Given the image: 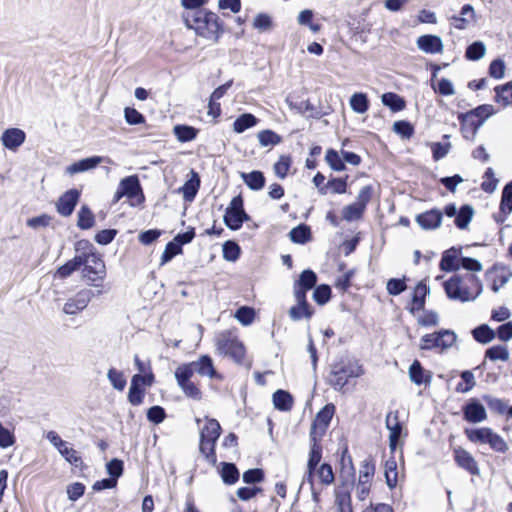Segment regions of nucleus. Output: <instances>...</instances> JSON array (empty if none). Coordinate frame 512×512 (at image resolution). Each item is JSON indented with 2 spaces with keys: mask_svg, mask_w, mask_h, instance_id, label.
<instances>
[{
  "mask_svg": "<svg viewBox=\"0 0 512 512\" xmlns=\"http://www.w3.org/2000/svg\"><path fill=\"white\" fill-rule=\"evenodd\" d=\"M184 24L207 40L218 42L224 32L217 14L208 10L186 11L182 14Z\"/></svg>",
  "mask_w": 512,
  "mask_h": 512,
  "instance_id": "1",
  "label": "nucleus"
},
{
  "mask_svg": "<svg viewBox=\"0 0 512 512\" xmlns=\"http://www.w3.org/2000/svg\"><path fill=\"white\" fill-rule=\"evenodd\" d=\"M364 373L357 360L340 358L330 365L327 378L328 384L336 391H341L352 378H358Z\"/></svg>",
  "mask_w": 512,
  "mask_h": 512,
  "instance_id": "2",
  "label": "nucleus"
},
{
  "mask_svg": "<svg viewBox=\"0 0 512 512\" xmlns=\"http://www.w3.org/2000/svg\"><path fill=\"white\" fill-rule=\"evenodd\" d=\"M467 278L470 282L476 284V294L472 296L468 288L462 285V277L456 274L444 282V290L449 299L460 302L474 301L482 293L483 286L481 281L475 275H467Z\"/></svg>",
  "mask_w": 512,
  "mask_h": 512,
  "instance_id": "3",
  "label": "nucleus"
},
{
  "mask_svg": "<svg viewBox=\"0 0 512 512\" xmlns=\"http://www.w3.org/2000/svg\"><path fill=\"white\" fill-rule=\"evenodd\" d=\"M216 347L221 355L232 358L236 363H243L245 347L231 332H223L217 337Z\"/></svg>",
  "mask_w": 512,
  "mask_h": 512,
  "instance_id": "4",
  "label": "nucleus"
},
{
  "mask_svg": "<svg viewBox=\"0 0 512 512\" xmlns=\"http://www.w3.org/2000/svg\"><path fill=\"white\" fill-rule=\"evenodd\" d=\"M82 257L85 260L83 269V278L91 285L99 287L98 281H102L106 275V268L104 261L95 253H83Z\"/></svg>",
  "mask_w": 512,
  "mask_h": 512,
  "instance_id": "5",
  "label": "nucleus"
},
{
  "mask_svg": "<svg viewBox=\"0 0 512 512\" xmlns=\"http://www.w3.org/2000/svg\"><path fill=\"white\" fill-rule=\"evenodd\" d=\"M456 334L450 330H441L439 332L426 334L420 340L421 350H431L434 348L448 349L456 342Z\"/></svg>",
  "mask_w": 512,
  "mask_h": 512,
  "instance_id": "6",
  "label": "nucleus"
},
{
  "mask_svg": "<svg viewBox=\"0 0 512 512\" xmlns=\"http://www.w3.org/2000/svg\"><path fill=\"white\" fill-rule=\"evenodd\" d=\"M248 219L249 217L243 208L241 196L234 197L227 207L223 218L225 225L231 230H238L241 228L243 222Z\"/></svg>",
  "mask_w": 512,
  "mask_h": 512,
  "instance_id": "7",
  "label": "nucleus"
},
{
  "mask_svg": "<svg viewBox=\"0 0 512 512\" xmlns=\"http://www.w3.org/2000/svg\"><path fill=\"white\" fill-rule=\"evenodd\" d=\"M101 293L102 291L100 290L95 293L91 289H82L66 301L63 306V312L67 315H77L88 306L96 295Z\"/></svg>",
  "mask_w": 512,
  "mask_h": 512,
  "instance_id": "8",
  "label": "nucleus"
},
{
  "mask_svg": "<svg viewBox=\"0 0 512 512\" xmlns=\"http://www.w3.org/2000/svg\"><path fill=\"white\" fill-rule=\"evenodd\" d=\"M334 411V405L327 404L316 414L310 429V439H322L328 429Z\"/></svg>",
  "mask_w": 512,
  "mask_h": 512,
  "instance_id": "9",
  "label": "nucleus"
},
{
  "mask_svg": "<svg viewBox=\"0 0 512 512\" xmlns=\"http://www.w3.org/2000/svg\"><path fill=\"white\" fill-rule=\"evenodd\" d=\"M49 442L58 450L67 462L75 467L82 465V459L77 451L67 446V443L55 431H49L46 435Z\"/></svg>",
  "mask_w": 512,
  "mask_h": 512,
  "instance_id": "10",
  "label": "nucleus"
},
{
  "mask_svg": "<svg viewBox=\"0 0 512 512\" xmlns=\"http://www.w3.org/2000/svg\"><path fill=\"white\" fill-rule=\"evenodd\" d=\"M175 379L184 394L193 399L201 398V391L195 383L191 381V370L188 367H177L175 370Z\"/></svg>",
  "mask_w": 512,
  "mask_h": 512,
  "instance_id": "11",
  "label": "nucleus"
},
{
  "mask_svg": "<svg viewBox=\"0 0 512 512\" xmlns=\"http://www.w3.org/2000/svg\"><path fill=\"white\" fill-rule=\"evenodd\" d=\"M179 367L190 368L192 376L194 373H197L203 377L220 378L214 367L212 358L208 355H202L198 360L182 364Z\"/></svg>",
  "mask_w": 512,
  "mask_h": 512,
  "instance_id": "12",
  "label": "nucleus"
},
{
  "mask_svg": "<svg viewBox=\"0 0 512 512\" xmlns=\"http://www.w3.org/2000/svg\"><path fill=\"white\" fill-rule=\"evenodd\" d=\"M398 411H390L386 415V428L389 430V447L394 451L402 434V423L399 421Z\"/></svg>",
  "mask_w": 512,
  "mask_h": 512,
  "instance_id": "13",
  "label": "nucleus"
},
{
  "mask_svg": "<svg viewBox=\"0 0 512 512\" xmlns=\"http://www.w3.org/2000/svg\"><path fill=\"white\" fill-rule=\"evenodd\" d=\"M79 196L80 193L76 189L65 192L56 203L57 212L64 217L70 216L77 205Z\"/></svg>",
  "mask_w": 512,
  "mask_h": 512,
  "instance_id": "14",
  "label": "nucleus"
},
{
  "mask_svg": "<svg viewBox=\"0 0 512 512\" xmlns=\"http://www.w3.org/2000/svg\"><path fill=\"white\" fill-rule=\"evenodd\" d=\"M454 460L459 467L465 469L471 475H480V470L475 458L465 449L461 447L455 448Z\"/></svg>",
  "mask_w": 512,
  "mask_h": 512,
  "instance_id": "15",
  "label": "nucleus"
},
{
  "mask_svg": "<svg viewBox=\"0 0 512 512\" xmlns=\"http://www.w3.org/2000/svg\"><path fill=\"white\" fill-rule=\"evenodd\" d=\"M464 419L470 423H480L487 418L485 407L476 399H471L463 407Z\"/></svg>",
  "mask_w": 512,
  "mask_h": 512,
  "instance_id": "16",
  "label": "nucleus"
},
{
  "mask_svg": "<svg viewBox=\"0 0 512 512\" xmlns=\"http://www.w3.org/2000/svg\"><path fill=\"white\" fill-rule=\"evenodd\" d=\"M442 212L438 209H431L416 216V222L424 230L438 228L442 222Z\"/></svg>",
  "mask_w": 512,
  "mask_h": 512,
  "instance_id": "17",
  "label": "nucleus"
},
{
  "mask_svg": "<svg viewBox=\"0 0 512 512\" xmlns=\"http://www.w3.org/2000/svg\"><path fill=\"white\" fill-rule=\"evenodd\" d=\"M25 139V132L19 128H8L1 136L3 146L12 151H15L20 147L24 143Z\"/></svg>",
  "mask_w": 512,
  "mask_h": 512,
  "instance_id": "18",
  "label": "nucleus"
},
{
  "mask_svg": "<svg viewBox=\"0 0 512 512\" xmlns=\"http://www.w3.org/2000/svg\"><path fill=\"white\" fill-rule=\"evenodd\" d=\"M458 119L461 124V133L467 140H474L478 129L482 126V121L472 117V114L461 113L458 115Z\"/></svg>",
  "mask_w": 512,
  "mask_h": 512,
  "instance_id": "19",
  "label": "nucleus"
},
{
  "mask_svg": "<svg viewBox=\"0 0 512 512\" xmlns=\"http://www.w3.org/2000/svg\"><path fill=\"white\" fill-rule=\"evenodd\" d=\"M417 46L420 50L429 54H437L443 52V42L436 35H422L417 39Z\"/></svg>",
  "mask_w": 512,
  "mask_h": 512,
  "instance_id": "20",
  "label": "nucleus"
},
{
  "mask_svg": "<svg viewBox=\"0 0 512 512\" xmlns=\"http://www.w3.org/2000/svg\"><path fill=\"white\" fill-rule=\"evenodd\" d=\"M105 160L104 157L101 156H92L88 158L81 159L73 164L69 165L66 168V173L69 175H74L76 173L86 172L95 168L97 165L102 163Z\"/></svg>",
  "mask_w": 512,
  "mask_h": 512,
  "instance_id": "21",
  "label": "nucleus"
},
{
  "mask_svg": "<svg viewBox=\"0 0 512 512\" xmlns=\"http://www.w3.org/2000/svg\"><path fill=\"white\" fill-rule=\"evenodd\" d=\"M409 378L416 385L430 383L432 375L426 372L418 360H415L409 367Z\"/></svg>",
  "mask_w": 512,
  "mask_h": 512,
  "instance_id": "22",
  "label": "nucleus"
},
{
  "mask_svg": "<svg viewBox=\"0 0 512 512\" xmlns=\"http://www.w3.org/2000/svg\"><path fill=\"white\" fill-rule=\"evenodd\" d=\"M475 11L470 4H466L462 7L459 16H453L451 18V24L456 29L463 30L468 24L474 20Z\"/></svg>",
  "mask_w": 512,
  "mask_h": 512,
  "instance_id": "23",
  "label": "nucleus"
},
{
  "mask_svg": "<svg viewBox=\"0 0 512 512\" xmlns=\"http://www.w3.org/2000/svg\"><path fill=\"white\" fill-rule=\"evenodd\" d=\"M206 419L207 423L200 431V438L216 443L221 434V426L216 419Z\"/></svg>",
  "mask_w": 512,
  "mask_h": 512,
  "instance_id": "24",
  "label": "nucleus"
},
{
  "mask_svg": "<svg viewBox=\"0 0 512 512\" xmlns=\"http://www.w3.org/2000/svg\"><path fill=\"white\" fill-rule=\"evenodd\" d=\"M488 274H493L491 288L495 293L505 286L512 276V272L505 270L503 267L499 269L497 266L489 270Z\"/></svg>",
  "mask_w": 512,
  "mask_h": 512,
  "instance_id": "25",
  "label": "nucleus"
},
{
  "mask_svg": "<svg viewBox=\"0 0 512 512\" xmlns=\"http://www.w3.org/2000/svg\"><path fill=\"white\" fill-rule=\"evenodd\" d=\"M192 176L190 179H188L184 185L179 189V191L182 193L183 198L186 201H192L200 187V178L198 174L194 171L191 172Z\"/></svg>",
  "mask_w": 512,
  "mask_h": 512,
  "instance_id": "26",
  "label": "nucleus"
},
{
  "mask_svg": "<svg viewBox=\"0 0 512 512\" xmlns=\"http://www.w3.org/2000/svg\"><path fill=\"white\" fill-rule=\"evenodd\" d=\"M119 185L128 198H134L141 193V185L136 175L123 178Z\"/></svg>",
  "mask_w": 512,
  "mask_h": 512,
  "instance_id": "27",
  "label": "nucleus"
},
{
  "mask_svg": "<svg viewBox=\"0 0 512 512\" xmlns=\"http://www.w3.org/2000/svg\"><path fill=\"white\" fill-rule=\"evenodd\" d=\"M274 407L280 411H289L293 405V397L285 390L279 389L272 396Z\"/></svg>",
  "mask_w": 512,
  "mask_h": 512,
  "instance_id": "28",
  "label": "nucleus"
},
{
  "mask_svg": "<svg viewBox=\"0 0 512 512\" xmlns=\"http://www.w3.org/2000/svg\"><path fill=\"white\" fill-rule=\"evenodd\" d=\"M244 183L254 191L261 190L265 185V177L261 171L254 170L249 173H241Z\"/></svg>",
  "mask_w": 512,
  "mask_h": 512,
  "instance_id": "29",
  "label": "nucleus"
},
{
  "mask_svg": "<svg viewBox=\"0 0 512 512\" xmlns=\"http://www.w3.org/2000/svg\"><path fill=\"white\" fill-rule=\"evenodd\" d=\"M85 260L82 254L76 255L73 259L60 266L57 269L56 275L60 278H67L74 271L78 270L85 263Z\"/></svg>",
  "mask_w": 512,
  "mask_h": 512,
  "instance_id": "30",
  "label": "nucleus"
},
{
  "mask_svg": "<svg viewBox=\"0 0 512 512\" xmlns=\"http://www.w3.org/2000/svg\"><path fill=\"white\" fill-rule=\"evenodd\" d=\"M289 317L293 321H299L303 318L310 319L312 315L314 314L313 308L309 305V303L306 304H299L292 306L288 311Z\"/></svg>",
  "mask_w": 512,
  "mask_h": 512,
  "instance_id": "31",
  "label": "nucleus"
},
{
  "mask_svg": "<svg viewBox=\"0 0 512 512\" xmlns=\"http://www.w3.org/2000/svg\"><path fill=\"white\" fill-rule=\"evenodd\" d=\"M320 441L318 439H310L311 447L309 453V459L307 462L308 470H316L319 462L322 458V446L320 445Z\"/></svg>",
  "mask_w": 512,
  "mask_h": 512,
  "instance_id": "32",
  "label": "nucleus"
},
{
  "mask_svg": "<svg viewBox=\"0 0 512 512\" xmlns=\"http://www.w3.org/2000/svg\"><path fill=\"white\" fill-rule=\"evenodd\" d=\"M375 473V463L371 456H368L361 462L359 470V482L369 484Z\"/></svg>",
  "mask_w": 512,
  "mask_h": 512,
  "instance_id": "33",
  "label": "nucleus"
},
{
  "mask_svg": "<svg viewBox=\"0 0 512 512\" xmlns=\"http://www.w3.org/2000/svg\"><path fill=\"white\" fill-rule=\"evenodd\" d=\"M258 119L251 113L240 115L233 123V130L236 133H243L245 130L254 127Z\"/></svg>",
  "mask_w": 512,
  "mask_h": 512,
  "instance_id": "34",
  "label": "nucleus"
},
{
  "mask_svg": "<svg viewBox=\"0 0 512 512\" xmlns=\"http://www.w3.org/2000/svg\"><path fill=\"white\" fill-rule=\"evenodd\" d=\"M472 335L477 342L487 344L495 338L496 333L487 324H482L472 330Z\"/></svg>",
  "mask_w": 512,
  "mask_h": 512,
  "instance_id": "35",
  "label": "nucleus"
},
{
  "mask_svg": "<svg viewBox=\"0 0 512 512\" xmlns=\"http://www.w3.org/2000/svg\"><path fill=\"white\" fill-rule=\"evenodd\" d=\"M289 236L292 242L304 244L311 239V231L309 226L300 224L290 231Z\"/></svg>",
  "mask_w": 512,
  "mask_h": 512,
  "instance_id": "36",
  "label": "nucleus"
},
{
  "mask_svg": "<svg viewBox=\"0 0 512 512\" xmlns=\"http://www.w3.org/2000/svg\"><path fill=\"white\" fill-rule=\"evenodd\" d=\"M382 103L389 107L393 112L401 111L405 108V101L398 94L388 92L381 97Z\"/></svg>",
  "mask_w": 512,
  "mask_h": 512,
  "instance_id": "37",
  "label": "nucleus"
},
{
  "mask_svg": "<svg viewBox=\"0 0 512 512\" xmlns=\"http://www.w3.org/2000/svg\"><path fill=\"white\" fill-rule=\"evenodd\" d=\"M77 226L80 229L87 230L93 227L95 219L92 211L86 205H83L78 211Z\"/></svg>",
  "mask_w": 512,
  "mask_h": 512,
  "instance_id": "38",
  "label": "nucleus"
},
{
  "mask_svg": "<svg viewBox=\"0 0 512 512\" xmlns=\"http://www.w3.org/2000/svg\"><path fill=\"white\" fill-rule=\"evenodd\" d=\"M221 477L225 484H235L239 479V471L236 465L233 463L223 462L221 469Z\"/></svg>",
  "mask_w": 512,
  "mask_h": 512,
  "instance_id": "39",
  "label": "nucleus"
},
{
  "mask_svg": "<svg viewBox=\"0 0 512 512\" xmlns=\"http://www.w3.org/2000/svg\"><path fill=\"white\" fill-rule=\"evenodd\" d=\"M430 293V288L423 282H419L413 293L412 302L417 310H422L425 305V297Z\"/></svg>",
  "mask_w": 512,
  "mask_h": 512,
  "instance_id": "40",
  "label": "nucleus"
},
{
  "mask_svg": "<svg viewBox=\"0 0 512 512\" xmlns=\"http://www.w3.org/2000/svg\"><path fill=\"white\" fill-rule=\"evenodd\" d=\"M457 257V250L455 248H451L446 250L440 261V268L443 271L451 272L455 271L459 268V265L455 264V259Z\"/></svg>",
  "mask_w": 512,
  "mask_h": 512,
  "instance_id": "41",
  "label": "nucleus"
},
{
  "mask_svg": "<svg viewBox=\"0 0 512 512\" xmlns=\"http://www.w3.org/2000/svg\"><path fill=\"white\" fill-rule=\"evenodd\" d=\"M350 106L356 113L363 114L369 109V101L364 93H354L350 98Z\"/></svg>",
  "mask_w": 512,
  "mask_h": 512,
  "instance_id": "42",
  "label": "nucleus"
},
{
  "mask_svg": "<svg viewBox=\"0 0 512 512\" xmlns=\"http://www.w3.org/2000/svg\"><path fill=\"white\" fill-rule=\"evenodd\" d=\"M474 214L473 207L470 205H464L460 208L455 218V225L459 229H466L472 220Z\"/></svg>",
  "mask_w": 512,
  "mask_h": 512,
  "instance_id": "43",
  "label": "nucleus"
},
{
  "mask_svg": "<svg viewBox=\"0 0 512 512\" xmlns=\"http://www.w3.org/2000/svg\"><path fill=\"white\" fill-rule=\"evenodd\" d=\"M198 130L192 126L176 125L174 134L180 142H189L196 138Z\"/></svg>",
  "mask_w": 512,
  "mask_h": 512,
  "instance_id": "44",
  "label": "nucleus"
},
{
  "mask_svg": "<svg viewBox=\"0 0 512 512\" xmlns=\"http://www.w3.org/2000/svg\"><path fill=\"white\" fill-rule=\"evenodd\" d=\"M509 350L504 345H495L488 348L485 352V358H488L491 361H508L509 360Z\"/></svg>",
  "mask_w": 512,
  "mask_h": 512,
  "instance_id": "45",
  "label": "nucleus"
},
{
  "mask_svg": "<svg viewBox=\"0 0 512 512\" xmlns=\"http://www.w3.org/2000/svg\"><path fill=\"white\" fill-rule=\"evenodd\" d=\"M496 102L501 103L503 106L512 105V82L495 88Z\"/></svg>",
  "mask_w": 512,
  "mask_h": 512,
  "instance_id": "46",
  "label": "nucleus"
},
{
  "mask_svg": "<svg viewBox=\"0 0 512 512\" xmlns=\"http://www.w3.org/2000/svg\"><path fill=\"white\" fill-rule=\"evenodd\" d=\"M365 209L356 202L345 206L342 209V217L344 220L351 222L362 218Z\"/></svg>",
  "mask_w": 512,
  "mask_h": 512,
  "instance_id": "47",
  "label": "nucleus"
},
{
  "mask_svg": "<svg viewBox=\"0 0 512 512\" xmlns=\"http://www.w3.org/2000/svg\"><path fill=\"white\" fill-rule=\"evenodd\" d=\"M492 429L483 427L477 429H466L465 434L467 438L472 442L487 443Z\"/></svg>",
  "mask_w": 512,
  "mask_h": 512,
  "instance_id": "48",
  "label": "nucleus"
},
{
  "mask_svg": "<svg viewBox=\"0 0 512 512\" xmlns=\"http://www.w3.org/2000/svg\"><path fill=\"white\" fill-rule=\"evenodd\" d=\"M384 474L388 487L394 488L397 485V463L394 458L385 462Z\"/></svg>",
  "mask_w": 512,
  "mask_h": 512,
  "instance_id": "49",
  "label": "nucleus"
},
{
  "mask_svg": "<svg viewBox=\"0 0 512 512\" xmlns=\"http://www.w3.org/2000/svg\"><path fill=\"white\" fill-rule=\"evenodd\" d=\"M485 53V44L482 41H475L467 47L465 56L469 60L477 61L483 58Z\"/></svg>",
  "mask_w": 512,
  "mask_h": 512,
  "instance_id": "50",
  "label": "nucleus"
},
{
  "mask_svg": "<svg viewBox=\"0 0 512 512\" xmlns=\"http://www.w3.org/2000/svg\"><path fill=\"white\" fill-rule=\"evenodd\" d=\"M335 504L340 512H352L350 493L337 489L335 492Z\"/></svg>",
  "mask_w": 512,
  "mask_h": 512,
  "instance_id": "51",
  "label": "nucleus"
},
{
  "mask_svg": "<svg viewBox=\"0 0 512 512\" xmlns=\"http://www.w3.org/2000/svg\"><path fill=\"white\" fill-rule=\"evenodd\" d=\"M222 251L223 258L230 262H235L240 257L241 253L239 245L232 240L224 242Z\"/></svg>",
  "mask_w": 512,
  "mask_h": 512,
  "instance_id": "52",
  "label": "nucleus"
},
{
  "mask_svg": "<svg viewBox=\"0 0 512 512\" xmlns=\"http://www.w3.org/2000/svg\"><path fill=\"white\" fill-rule=\"evenodd\" d=\"M315 474L318 476L320 483L326 486L331 485L335 480L332 467L327 463H323L316 468Z\"/></svg>",
  "mask_w": 512,
  "mask_h": 512,
  "instance_id": "53",
  "label": "nucleus"
},
{
  "mask_svg": "<svg viewBox=\"0 0 512 512\" xmlns=\"http://www.w3.org/2000/svg\"><path fill=\"white\" fill-rule=\"evenodd\" d=\"M259 143L263 147L275 146L281 142V137L272 130H262L257 134Z\"/></svg>",
  "mask_w": 512,
  "mask_h": 512,
  "instance_id": "54",
  "label": "nucleus"
},
{
  "mask_svg": "<svg viewBox=\"0 0 512 512\" xmlns=\"http://www.w3.org/2000/svg\"><path fill=\"white\" fill-rule=\"evenodd\" d=\"M234 317L242 325L248 326L254 321L255 310L248 306H242L236 310Z\"/></svg>",
  "mask_w": 512,
  "mask_h": 512,
  "instance_id": "55",
  "label": "nucleus"
},
{
  "mask_svg": "<svg viewBox=\"0 0 512 512\" xmlns=\"http://www.w3.org/2000/svg\"><path fill=\"white\" fill-rule=\"evenodd\" d=\"M316 283H317L316 273L310 269H306V270L302 271V273L299 276L298 281L295 284L306 289V290H310L316 285Z\"/></svg>",
  "mask_w": 512,
  "mask_h": 512,
  "instance_id": "56",
  "label": "nucleus"
},
{
  "mask_svg": "<svg viewBox=\"0 0 512 512\" xmlns=\"http://www.w3.org/2000/svg\"><path fill=\"white\" fill-rule=\"evenodd\" d=\"M325 160L330 168L334 171H342L345 169L344 160L334 149H328L326 151Z\"/></svg>",
  "mask_w": 512,
  "mask_h": 512,
  "instance_id": "57",
  "label": "nucleus"
},
{
  "mask_svg": "<svg viewBox=\"0 0 512 512\" xmlns=\"http://www.w3.org/2000/svg\"><path fill=\"white\" fill-rule=\"evenodd\" d=\"M215 445L216 443L214 442H210L208 440L200 438L199 450L205 456L206 460L212 465H215L217 460L215 453Z\"/></svg>",
  "mask_w": 512,
  "mask_h": 512,
  "instance_id": "58",
  "label": "nucleus"
},
{
  "mask_svg": "<svg viewBox=\"0 0 512 512\" xmlns=\"http://www.w3.org/2000/svg\"><path fill=\"white\" fill-rule=\"evenodd\" d=\"M500 210L504 214H510L512 212V181L503 188Z\"/></svg>",
  "mask_w": 512,
  "mask_h": 512,
  "instance_id": "59",
  "label": "nucleus"
},
{
  "mask_svg": "<svg viewBox=\"0 0 512 512\" xmlns=\"http://www.w3.org/2000/svg\"><path fill=\"white\" fill-rule=\"evenodd\" d=\"M331 298V288L329 285L321 284L314 289L313 299L319 305L326 304Z\"/></svg>",
  "mask_w": 512,
  "mask_h": 512,
  "instance_id": "60",
  "label": "nucleus"
},
{
  "mask_svg": "<svg viewBox=\"0 0 512 512\" xmlns=\"http://www.w3.org/2000/svg\"><path fill=\"white\" fill-rule=\"evenodd\" d=\"M107 378L114 389L122 391L126 386V380L121 371L110 368L107 373Z\"/></svg>",
  "mask_w": 512,
  "mask_h": 512,
  "instance_id": "61",
  "label": "nucleus"
},
{
  "mask_svg": "<svg viewBox=\"0 0 512 512\" xmlns=\"http://www.w3.org/2000/svg\"><path fill=\"white\" fill-rule=\"evenodd\" d=\"M469 114H472V117L477 119V121H482V125L484 124L485 120L494 114V108L492 105L484 104L476 107L475 109L468 112Z\"/></svg>",
  "mask_w": 512,
  "mask_h": 512,
  "instance_id": "62",
  "label": "nucleus"
},
{
  "mask_svg": "<svg viewBox=\"0 0 512 512\" xmlns=\"http://www.w3.org/2000/svg\"><path fill=\"white\" fill-rule=\"evenodd\" d=\"M182 253V248L179 247L177 243H173L172 241L166 244V247L161 256V265H164L171 261L176 255Z\"/></svg>",
  "mask_w": 512,
  "mask_h": 512,
  "instance_id": "63",
  "label": "nucleus"
},
{
  "mask_svg": "<svg viewBox=\"0 0 512 512\" xmlns=\"http://www.w3.org/2000/svg\"><path fill=\"white\" fill-rule=\"evenodd\" d=\"M393 131L404 139H409L414 133L413 126L404 120L396 121L393 124Z\"/></svg>",
  "mask_w": 512,
  "mask_h": 512,
  "instance_id": "64",
  "label": "nucleus"
}]
</instances>
